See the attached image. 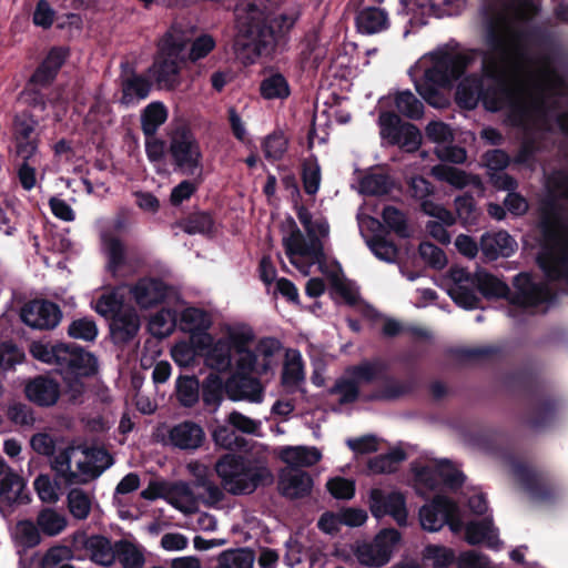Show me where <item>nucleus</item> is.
I'll use <instances>...</instances> for the list:
<instances>
[{
	"mask_svg": "<svg viewBox=\"0 0 568 568\" xmlns=\"http://www.w3.org/2000/svg\"><path fill=\"white\" fill-rule=\"evenodd\" d=\"M281 0H244L237 9L236 50H248L247 59L261 54L277 36L288 31L298 10L278 8Z\"/></svg>",
	"mask_w": 568,
	"mask_h": 568,
	"instance_id": "obj_1",
	"label": "nucleus"
},
{
	"mask_svg": "<svg viewBox=\"0 0 568 568\" xmlns=\"http://www.w3.org/2000/svg\"><path fill=\"white\" fill-rule=\"evenodd\" d=\"M487 41L490 52L484 58V81L487 85L494 83L504 99H510L523 87L514 37L508 26L503 24L489 33Z\"/></svg>",
	"mask_w": 568,
	"mask_h": 568,
	"instance_id": "obj_2",
	"label": "nucleus"
},
{
	"mask_svg": "<svg viewBox=\"0 0 568 568\" xmlns=\"http://www.w3.org/2000/svg\"><path fill=\"white\" fill-rule=\"evenodd\" d=\"M297 216L310 241L306 243L302 232L296 227H293L291 233L283 237V245L290 262L304 275H308L310 268L314 264H318L320 271L326 273L321 239H325L329 234L327 221L323 217H313L304 207L298 210Z\"/></svg>",
	"mask_w": 568,
	"mask_h": 568,
	"instance_id": "obj_3",
	"label": "nucleus"
},
{
	"mask_svg": "<svg viewBox=\"0 0 568 568\" xmlns=\"http://www.w3.org/2000/svg\"><path fill=\"white\" fill-rule=\"evenodd\" d=\"M465 67L464 54L436 51L425 55L413 68L414 75L423 73V78L415 81L416 90L429 104L444 106L445 100L438 94V89L457 78Z\"/></svg>",
	"mask_w": 568,
	"mask_h": 568,
	"instance_id": "obj_4",
	"label": "nucleus"
},
{
	"mask_svg": "<svg viewBox=\"0 0 568 568\" xmlns=\"http://www.w3.org/2000/svg\"><path fill=\"white\" fill-rule=\"evenodd\" d=\"M112 464V457L104 449L70 447L55 457L53 469L69 484L87 483Z\"/></svg>",
	"mask_w": 568,
	"mask_h": 568,
	"instance_id": "obj_5",
	"label": "nucleus"
},
{
	"mask_svg": "<svg viewBox=\"0 0 568 568\" xmlns=\"http://www.w3.org/2000/svg\"><path fill=\"white\" fill-rule=\"evenodd\" d=\"M223 332L236 347L239 354L237 369L243 374H263L276 365L275 355L280 345L275 339L261 341L255 352L252 353L246 347L252 343L254 334L247 325L241 323L227 324Z\"/></svg>",
	"mask_w": 568,
	"mask_h": 568,
	"instance_id": "obj_6",
	"label": "nucleus"
},
{
	"mask_svg": "<svg viewBox=\"0 0 568 568\" xmlns=\"http://www.w3.org/2000/svg\"><path fill=\"white\" fill-rule=\"evenodd\" d=\"M190 38L181 29H172L162 40L160 55L151 72L156 82L166 89L180 84V70Z\"/></svg>",
	"mask_w": 568,
	"mask_h": 568,
	"instance_id": "obj_7",
	"label": "nucleus"
},
{
	"mask_svg": "<svg viewBox=\"0 0 568 568\" xmlns=\"http://www.w3.org/2000/svg\"><path fill=\"white\" fill-rule=\"evenodd\" d=\"M215 469L224 489L234 495L252 493L258 484L272 481L267 468H250L242 459L233 456L223 457Z\"/></svg>",
	"mask_w": 568,
	"mask_h": 568,
	"instance_id": "obj_8",
	"label": "nucleus"
},
{
	"mask_svg": "<svg viewBox=\"0 0 568 568\" xmlns=\"http://www.w3.org/2000/svg\"><path fill=\"white\" fill-rule=\"evenodd\" d=\"M399 541L400 535L396 529H384L372 541L357 542L353 554L363 566L382 567L389 561Z\"/></svg>",
	"mask_w": 568,
	"mask_h": 568,
	"instance_id": "obj_9",
	"label": "nucleus"
},
{
	"mask_svg": "<svg viewBox=\"0 0 568 568\" xmlns=\"http://www.w3.org/2000/svg\"><path fill=\"white\" fill-rule=\"evenodd\" d=\"M440 285L458 306L466 310L477 307L479 300L475 292L476 274L471 275L463 267L453 266L442 276Z\"/></svg>",
	"mask_w": 568,
	"mask_h": 568,
	"instance_id": "obj_10",
	"label": "nucleus"
},
{
	"mask_svg": "<svg viewBox=\"0 0 568 568\" xmlns=\"http://www.w3.org/2000/svg\"><path fill=\"white\" fill-rule=\"evenodd\" d=\"M419 521L422 528L430 532L438 531L445 524H448L455 534L463 528L457 506L444 497H436L432 503L423 506L419 510Z\"/></svg>",
	"mask_w": 568,
	"mask_h": 568,
	"instance_id": "obj_11",
	"label": "nucleus"
},
{
	"mask_svg": "<svg viewBox=\"0 0 568 568\" xmlns=\"http://www.w3.org/2000/svg\"><path fill=\"white\" fill-rule=\"evenodd\" d=\"M368 506L376 518L390 516L398 525L407 523L408 511L405 497L397 490L373 488L369 491Z\"/></svg>",
	"mask_w": 568,
	"mask_h": 568,
	"instance_id": "obj_12",
	"label": "nucleus"
},
{
	"mask_svg": "<svg viewBox=\"0 0 568 568\" xmlns=\"http://www.w3.org/2000/svg\"><path fill=\"white\" fill-rule=\"evenodd\" d=\"M38 120L27 110L17 112L12 122V136L16 143L17 152L23 158L29 159L38 150L39 139L36 133Z\"/></svg>",
	"mask_w": 568,
	"mask_h": 568,
	"instance_id": "obj_13",
	"label": "nucleus"
},
{
	"mask_svg": "<svg viewBox=\"0 0 568 568\" xmlns=\"http://www.w3.org/2000/svg\"><path fill=\"white\" fill-rule=\"evenodd\" d=\"M176 166L184 173L193 174L201 165V151L197 141L189 132L174 134L170 145Z\"/></svg>",
	"mask_w": 568,
	"mask_h": 568,
	"instance_id": "obj_14",
	"label": "nucleus"
},
{
	"mask_svg": "<svg viewBox=\"0 0 568 568\" xmlns=\"http://www.w3.org/2000/svg\"><path fill=\"white\" fill-rule=\"evenodd\" d=\"M538 263L549 278L568 277V251L561 236L549 239L538 256Z\"/></svg>",
	"mask_w": 568,
	"mask_h": 568,
	"instance_id": "obj_15",
	"label": "nucleus"
},
{
	"mask_svg": "<svg viewBox=\"0 0 568 568\" xmlns=\"http://www.w3.org/2000/svg\"><path fill=\"white\" fill-rule=\"evenodd\" d=\"M181 328L190 334L191 342L200 347H209L212 336L207 329L212 325L211 316L199 308L189 307L183 311L180 322Z\"/></svg>",
	"mask_w": 568,
	"mask_h": 568,
	"instance_id": "obj_16",
	"label": "nucleus"
},
{
	"mask_svg": "<svg viewBox=\"0 0 568 568\" xmlns=\"http://www.w3.org/2000/svg\"><path fill=\"white\" fill-rule=\"evenodd\" d=\"M22 321L32 328H53L60 322V310L45 301H33L21 310Z\"/></svg>",
	"mask_w": 568,
	"mask_h": 568,
	"instance_id": "obj_17",
	"label": "nucleus"
},
{
	"mask_svg": "<svg viewBox=\"0 0 568 568\" xmlns=\"http://www.w3.org/2000/svg\"><path fill=\"white\" fill-rule=\"evenodd\" d=\"M399 122L397 115L393 113H383L379 116V123L383 133L387 131L388 135H392L394 141L403 149L407 151H415L420 142L422 134L419 130L409 123L402 124L399 128L389 130L392 126Z\"/></svg>",
	"mask_w": 568,
	"mask_h": 568,
	"instance_id": "obj_18",
	"label": "nucleus"
},
{
	"mask_svg": "<svg viewBox=\"0 0 568 568\" xmlns=\"http://www.w3.org/2000/svg\"><path fill=\"white\" fill-rule=\"evenodd\" d=\"M417 485L434 488L439 481L455 487L463 481V475L448 462H442L433 467H424L416 473Z\"/></svg>",
	"mask_w": 568,
	"mask_h": 568,
	"instance_id": "obj_19",
	"label": "nucleus"
},
{
	"mask_svg": "<svg viewBox=\"0 0 568 568\" xmlns=\"http://www.w3.org/2000/svg\"><path fill=\"white\" fill-rule=\"evenodd\" d=\"M103 250L108 256V267L114 275L126 276L135 271L133 255L115 237H104Z\"/></svg>",
	"mask_w": 568,
	"mask_h": 568,
	"instance_id": "obj_20",
	"label": "nucleus"
},
{
	"mask_svg": "<svg viewBox=\"0 0 568 568\" xmlns=\"http://www.w3.org/2000/svg\"><path fill=\"white\" fill-rule=\"evenodd\" d=\"M379 371V367L373 364H364L354 368L352 379H343L334 388V392L339 395V402H353L357 397L358 384L369 382L378 375Z\"/></svg>",
	"mask_w": 568,
	"mask_h": 568,
	"instance_id": "obj_21",
	"label": "nucleus"
},
{
	"mask_svg": "<svg viewBox=\"0 0 568 568\" xmlns=\"http://www.w3.org/2000/svg\"><path fill=\"white\" fill-rule=\"evenodd\" d=\"M24 393L39 406H52L60 397V386L54 379L40 376L27 383Z\"/></svg>",
	"mask_w": 568,
	"mask_h": 568,
	"instance_id": "obj_22",
	"label": "nucleus"
},
{
	"mask_svg": "<svg viewBox=\"0 0 568 568\" xmlns=\"http://www.w3.org/2000/svg\"><path fill=\"white\" fill-rule=\"evenodd\" d=\"M239 373H242L239 369ZM225 389L229 397L233 400H250L258 403L263 397V388L256 378L244 377L240 374L231 377L226 384Z\"/></svg>",
	"mask_w": 568,
	"mask_h": 568,
	"instance_id": "obj_23",
	"label": "nucleus"
},
{
	"mask_svg": "<svg viewBox=\"0 0 568 568\" xmlns=\"http://www.w3.org/2000/svg\"><path fill=\"white\" fill-rule=\"evenodd\" d=\"M225 325L226 324L221 326V338L216 342L212 341L211 346H209L203 353L206 365L220 372H224L230 368L232 363V352H236V347L223 332Z\"/></svg>",
	"mask_w": 568,
	"mask_h": 568,
	"instance_id": "obj_24",
	"label": "nucleus"
},
{
	"mask_svg": "<svg viewBox=\"0 0 568 568\" xmlns=\"http://www.w3.org/2000/svg\"><path fill=\"white\" fill-rule=\"evenodd\" d=\"M277 457L291 467H311L322 459V453L316 447L310 446H284L276 450Z\"/></svg>",
	"mask_w": 568,
	"mask_h": 568,
	"instance_id": "obj_25",
	"label": "nucleus"
},
{
	"mask_svg": "<svg viewBox=\"0 0 568 568\" xmlns=\"http://www.w3.org/2000/svg\"><path fill=\"white\" fill-rule=\"evenodd\" d=\"M204 437L202 427L192 422L181 423L169 433L170 442L181 449H195L200 447Z\"/></svg>",
	"mask_w": 568,
	"mask_h": 568,
	"instance_id": "obj_26",
	"label": "nucleus"
},
{
	"mask_svg": "<svg viewBox=\"0 0 568 568\" xmlns=\"http://www.w3.org/2000/svg\"><path fill=\"white\" fill-rule=\"evenodd\" d=\"M163 498L184 514L195 513L199 508V498L184 483H176L166 487Z\"/></svg>",
	"mask_w": 568,
	"mask_h": 568,
	"instance_id": "obj_27",
	"label": "nucleus"
},
{
	"mask_svg": "<svg viewBox=\"0 0 568 568\" xmlns=\"http://www.w3.org/2000/svg\"><path fill=\"white\" fill-rule=\"evenodd\" d=\"M131 294L139 306L148 308L162 301L165 288L159 281L144 278L131 288Z\"/></svg>",
	"mask_w": 568,
	"mask_h": 568,
	"instance_id": "obj_28",
	"label": "nucleus"
},
{
	"mask_svg": "<svg viewBox=\"0 0 568 568\" xmlns=\"http://www.w3.org/2000/svg\"><path fill=\"white\" fill-rule=\"evenodd\" d=\"M313 480L305 471L293 469L282 474L280 479L281 491L291 498H296L308 494L312 489Z\"/></svg>",
	"mask_w": 568,
	"mask_h": 568,
	"instance_id": "obj_29",
	"label": "nucleus"
},
{
	"mask_svg": "<svg viewBox=\"0 0 568 568\" xmlns=\"http://www.w3.org/2000/svg\"><path fill=\"white\" fill-rule=\"evenodd\" d=\"M516 248V242L506 232L486 234L481 237V251L490 260L509 256Z\"/></svg>",
	"mask_w": 568,
	"mask_h": 568,
	"instance_id": "obj_30",
	"label": "nucleus"
},
{
	"mask_svg": "<svg viewBox=\"0 0 568 568\" xmlns=\"http://www.w3.org/2000/svg\"><path fill=\"white\" fill-rule=\"evenodd\" d=\"M32 356L45 364L57 365L62 368L65 365L69 355V346L63 344L51 345L47 342L38 341L30 345Z\"/></svg>",
	"mask_w": 568,
	"mask_h": 568,
	"instance_id": "obj_31",
	"label": "nucleus"
},
{
	"mask_svg": "<svg viewBox=\"0 0 568 568\" xmlns=\"http://www.w3.org/2000/svg\"><path fill=\"white\" fill-rule=\"evenodd\" d=\"M140 327V320L134 310L123 308L111 323L113 337L119 342H125L133 337Z\"/></svg>",
	"mask_w": 568,
	"mask_h": 568,
	"instance_id": "obj_32",
	"label": "nucleus"
},
{
	"mask_svg": "<svg viewBox=\"0 0 568 568\" xmlns=\"http://www.w3.org/2000/svg\"><path fill=\"white\" fill-rule=\"evenodd\" d=\"M68 50L63 48L52 49L42 64L37 69L32 75V81L37 84L49 83L58 73L59 69L65 61Z\"/></svg>",
	"mask_w": 568,
	"mask_h": 568,
	"instance_id": "obj_33",
	"label": "nucleus"
},
{
	"mask_svg": "<svg viewBox=\"0 0 568 568\" xmlns=\"http://www.w3.org/2000/svg\"><path fill=\"white\" fill-rule=\"evenodd\" d=\"M465 539L470 545L486 542L491 548H497L500 545L496 529L488 519L469 523L465 528Z\"/></svg>",
	"mask_w": 568,
	"mask_h": 568,
	"instance_id": "obj_34",
	"label": "nucleus"
},
{
	"mask_svg": "<svg viewBox=\"0 0 568 568\" xmlns=\"http://www.w3.org/2000/svg\"><path fill=\"white\" fill-rule=\"evenodd\" d=\"M304 368L302 356L297 351H287L283 368V385L292 390L296 389L304 382Z\"/></svg>",
	"mask_w": 568,
	"mask_h": 568,
	"instance_id": "obj_35",
	"label": "nucleus"
},
{
	"mask_svg": "<svg viewBox=\"0 0 568 568\" xmlns=\"http://www.w3.org/2000/svg\"><path fill=\"white\" fill-rule=\"evenodd\" d=\"M65 365L61 369H68L74 375H90L97 371L95 357L80 348L69 347Z\"/></svg>",
	"mask_w": 568,
	"mask_h": 568,
	"instance_id": "obj_36",
	"label": "nucleus"
},
{
	"mask_svg": "<svg viewBox=\"0 0 568 568\" xmlns=\"http://www.w3.org/2000/svg\"><path fill=\"white\" fill-rule=\"evenodd\" d=\"M85 549L92 561L102 565L110 566L115 559V552L111 546V542L100 536H93L85 542Z\"/></svg>",
	"mask_w": 568,
	"mask_h": 568,
	"instance_id": "obj_37",
	"label": "nucleus"
},
{
	"mask_svg": "<svg viewBox=\"0 0 568 568\" xmlns=\"http://www.w3.org/2000/svg\"><path fill=\"white\" fill-rule=\"evenodd\" d=\"M388 24L387 14L378 8H366L357 16V27L364 33H376Z\"/></svg>",
	"mask_w": 568,
	"mask_h": 568,
	"instance_id": "obj_38",
	"label": "nucleus"
},
{
	"mask_svg": "<svg viewBox=\"0 0 568 568\" xmlns=\"http://www.w3.org/2000/svg\"><path fill=\"white\" fill-rule=\"evenodd\" d=\"M432 174L439 181H445L454 187L462 189L468 184H478V180L464 171L446 164L436 165Z\"/></svg>",
	"mask_w": 568,
	"mask_h": 568,
	"instance_id": "obj_39",
	"label": "nucleus"
},
{
	"mask_svg": "<svg viewBox=\"0 0 568 568\" xmlns=\"http://www.w3.org/2000/svg\"><path fill=\"white\" fill-rule=\"evenodd\" d=\"M37 525L41 534L52 537L65 529L67 518L52 508H44L38 514Z\"/></svg>",
	"mask_w": 568,
	"mask_h": 568,
	"instance_id": "obj_40",
	"label": "nucleus"
},
{
	"mask_svg": "<svg viewBox=\"0 0 568 568\" xmlns=\"http://www.w3.org/2000/svg\"><path fill=\"white\" fill-rule=\"evenodd\" d=\"M150 82L143 77H129L122 84V103L129 105L135 101L145 99L150 92Z\"/></svg>",
	"mask_w": 568,
	"mask_h": 568,
	"instance_id": "obj_41",
	"label": "nucleus"
},
{
	"mask_svg": "<svg viewBox=\"0 0 568 568\" xmlns=\"http://www.w3.org/2000/svg\"><path fill=\"white\" fill-rule=\"evenodd\" d=\"M168 119V110L161 102L149 104L141 116L142 130L146 135H154L159 126Z\"/></svg>",
	"mask_w": 568,
	"mask_h": 568,
	"instance_id": "obj_42",
	"label": "nucleus"
},
{
	"mask_svg": "<svg viewBox=\"0 0 568 568\" xmlns=\"http://www.w3.org/2000/svg\"><path fill=\"white\" fill-rule=\"evenodd\" d=\"M23 488V479L0 459V497L14 498Z\"/></svg>",
	"mask_w": 568,
	"mask_h": 568,
	"instance_id": "obj_43",
	"label": "nucleus"
},
{
	"mask_svg": "<svg viewBox=\"0 0 568 568\" xmlns=\"http://www.w3.org/2000/svg\"><path fill=\"white\" fill-rule=\"evenodd\" d=\"M476 284L477 288L486 297H503L508 292V287L504 282L484 271L476 272Z\"/></svg>",
	"mask_w": 568,
	"mask_h": 568,
	"instance_id": "obj_44",
	"label": "nucleus"
},
{
	"mask_svg": "<svg viewBox=\"0 0 568 568\" xmlns=\"http://www.w3.org/2000/svg\"><path fill=\"white\" fill-rule=\"evenodd\" d=\"M288 148V140L283 132L276 131L268 134L262 142V149L266 159L276 161L283 158Z\"/></svg>",
	"mask_w": 568,
	"mask_h": 568,
	"instance_id": "obj_45",
	"label": "nucleus"
},
{
	"mask_svg": "<svg viewBox=\"0 0 568 568\" xmlns=\"http://www.w3.org/2000/svg\"><path fill=\"white\" fill-rule=\"evenodd\" d=\"M122 297L120 288L114 290L111 293L103 294L95 302L94 310L104 317L113 318L124 308Z\"/></svg>",
	"mask_w": 568,
	"mask_h": 568,
	"instance_id": "obj_46",
	"label": "nucleus"
},
{
	"mask_svg": "<svg viewBox=\"0 0 568 568\" xmlns=\"http://www.w3.org/2000/svg\"><path fill=\"white\" fill-rule=\"evenodd\" d=\"M176 316L170 310H161L149 322L150 332L158 337L170 335L175 327Z\"/></svg>",
	"mask_w": 568,
	"mask_h": 568,
	"instance_id": "obj_47",
	"label": "nucleus"
},
{
	"mask_svg": "<svg viewBox=\"0 0 568 568\" xmlns=\"http://www.w3.org/2000/svg\"><path fill=\"white\" fill-rule=\"evenodd\" d=\"M324 274L332 280L336 292L344 298L346 303L355 304L357 302V290L342 280L341 268L338 265H333L331 267L326 266V273Z\"/></svg>",
	"mask_w": 568,
	"mask_h": 568,
	"instance_id": "obj_48",
	"label": "nucleus"
},
{
	"mask_svg": "<svg viewBox=\"0 0 568 568\" xmlns=\"http://www.w3.org/2000/svg\"><path fill=\"white\" fill-rule=\"evenodd\" d=\"M261 93L265 99H284L290 94V89L283 75L272 74L262 81Z\"/></svg>",
	"mask_w": 568,
	"mask_h": 568,
	"instance_id": "obj_49",
	"label": "nucleus"
},
{
	"mask_svg": "<svg viewBox=\"0 0 568 568\" xmlns=\"http://www.w3.org/2000/svg\"><path fill=\"white\" fill-rule=\"evenodd\" d=\"M207 347H200L194 343L180 342L172 347L171 354L174 362L180 366H190L199 354L204 353Z\"/></svg>",
	"mask_w": 568,
	"mask_h": 568,
	"instance_id": "obj_50",
	"label": "nucleus"
},
{
	"mask_svg": "<svg viewBox=\"0 0 568 568\" xmlns=\"http://www.w3.org/2000/svg\"><path fill=\"white\" fill-rule=\"evenodd\" d=\"M176 394L182 405H194L199 400V381L190 376L180 377L176 382Z\"/></svg>",
	"mask_w": 568,
	"mask_h": 568,
	"instance_id": "obj_51",
	"label": "nucleus"
},
{
	"mask_svg": "<svg viewBox=\"0 0 568 568\" xmlns=\"http://www.w3.org/2000/svg\"><path fill=\"white\" fill-rule=\"evenodd\" d=\"M68 506L73 517L84 519L91 510V498L81 489H72L68 494Z\"/></svg>",
	"mask_w": 568,
	"mask_h": 568,
	"instance_id": "obj_52",
	"label": "nucleus"
},
{
	"mask_svg": "<svg viewBox=\"0 0 568 568\" xmlns=\"http://www.w3.org/2000/svg\"><path fill=\"white\" fill-rule=\"evenodd\" d=\"M405 459L400 450H394L387 455L378 456L368 463L369 470L374 474L392 473L396 470L398 464Z\"/></svg>",
	"mask_w": 568,
	"mask_h": 568,
	"instance_id": "obj_53",
	"label": "nucleus"
},
{
	"mask_svg": "<svg viewBox=\"0 0 568 568\" xmlns=\"http://www.w3.org/2000/svg\"><path fill=\"white\" fill-rule=\"evenodd\" d=\"M34 489L39 498L47 504H54L60 498L59 485L53 481L48 475H39L34 483Z\"/></svg>",
	"mask_w": 568,
	"mask_h": 568,
	"instance_id": "obj_54",
	"label": "nucleus"
},
{
	"mask_svg": "<svg viewBox=\"0 0 568 568\" xmlns=\"http://www.w3.org/2000/svg\"><path fill=\"white\" fill-rule=\"evenodd\" d=\"M16 539L26 547H33L41 540V531L38 525L30 520L18 523L14 531Z\"/></svg>",
	"mask_w": 568,
	"mask_h": 568,
	"instance_id": "obj_55",
	"label": "nucleus"
},
{
	"mask_svg": "<svg viewBox=\"0 0 568 568\" xmlns=\"http://www.w3.org/2000/svg\"><path fill=\"white\" fill-rule=\"evenodd\" d=\"M407 14H412V20L415 23H426V18L434 14V7L430 0H400Z\"/></svg>",
	"mask_w": 568,
	"mask_h": 568,
	"instance_id": "obj_56",
	"label": "nucleus"
},
{
	"mask_svg": "<svg viewBox=\"0 0 568 568\" xmlns=\"http://www.w3.org/2000/svg\"><path fill=\"white\" fill-rule=\"evenodd\" d=\"M397 110L408 118H419L423 114V104L409 92H400L396 97Z\"/></svg>",
	"mask_w": 568,
	"mask_h": 568,
	"instance_id": "obj_57",
	"label": "nucleus"
},
{
	"mask_svg": "<svg viewBox=\"0 0 568 568\" xmlns=\"http://www.w3.org/2000/svg\"><path fill=\"white\" fill-rule=\"evenodd\" d=\"M253 555L246 550L224 551L219 556V564L226 568H252Z\"/></svg>",
	"mask_w": 568,
	"mask_h": 568,
	"instance_id": "obj_58",
	"label": "nucleus"
},
{
	"mask_svg": "<svg viewBox=\"0 0 568 568\" xmlns=\"http://www.w3.org/2000/svg\"><path fill=\"white\" fill-rule=\"evenodd\" d=\"M419 254L424 262L434 268L440 270L448 263L445 253L429 242H424L419 245Z\"/></svg>",
	"mask_w": 568,
	"mask_h": 568,
	"instance_id": "obj_59",
	"label": "nucleus"
},
{
	"mask_svg": "<svg viewBox=\"0 0 568 568\" xmlns=\"http://www.w3.org/2000/svg\"><path fill=\"white\" fill-rule=\"evenodd\" d=\"M118 558L124 568H142L144 565L141 551L130 544L118 546Z\"/></svg>",
	"mask_w": 568,
	"mask_h": 568,
	"instance_id": "obj_60",
	"label": "nucleus"
},
{
	"mask_svg": "<svg viewBox=\"0 0 568 568\" xmlns=\"http://www.w3.org/2000/svg\"><path fill=\"white\" fill-rule=\"evenodd\" d=\"M69 335L73 338L93 341L98 335V327L92 320L80 318L70 324Z\"/></svg>",
	"mask_w": 568,
	"mask_h": 568,
	"instance_id": "obj_61",
	"label": "nucleus"
},
{
	"mask_svg": "<svg viewBox=\"0 0 568 568\" xmlns=\"http://www.w3.org/2000/svg\"><path fill=\"white\" fill-rule=\"evenodd\" d=\"M328 491L337 499H351L355 494V483L343 477L331 478L326 483Z\"/></svg>",
	"mask_w": 568,
	"mask_h": 568,
	"instance_id": "obj_62",
	"label": "nucleus"
},
{
	"mask_svg": "<svg viewBox=\"0 0 568 568\" xmlns=\"http://www.w3.org/2000/svg\"><path fill=\"white\" fill-rule=\"evenodd\" d=\"M213 221L206 213L192 215L184 223V231L189 234H205L212 231Z\"/></svg>",
	"mask_w": 568,
	"mask_h": 568,
	"instance_id": "obj_63",
	"label": "nucleus"
},
{
	"mask_svg": "<svg viewBox=\"0 0 568 568\" xmlns=\"http://www.w3.org/2000/svg\"><path fill=\"white\" fill-rule=\"evenodd\" d=\"M425 558L432 562L434 567L443 568L453 562L454 552L445 547L428 546L425 549Z\"/></svg>",
	"mask_w": 568,
	"mask_h": 568,
	"instance_id": "obj_64",
	"label": "nucleus"
}]
</instances>
